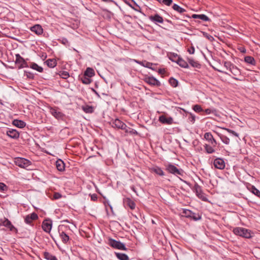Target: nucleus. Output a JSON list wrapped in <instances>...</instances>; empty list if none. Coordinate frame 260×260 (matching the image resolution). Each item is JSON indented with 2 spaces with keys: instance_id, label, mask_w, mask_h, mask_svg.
I'll return each instance as SVG.
<instances>
[{
  "instance_id": "f257e3e1",
  "label": "nucleus",
  "mask_w": 260,
  "mask_h": 260,
  "mask_svg": "<svg viewBox=\"0 0 260 260\" xmlns=\"http://www.w3.org/2000/svg\"><path fill=\"white\" fill-rule=\"evenodd\" d=\"M204 139L207 141L210 144H205L204 147L205 152L208 154H212L215 152V147L217 145V142L214 138L212 134L210 132H207L204 135Z\"/></svg>"
},
{
  "instance_id": "f03ea898",
  "label": "nucleus",
  "mask_w": 260,
  "mask_h": 260,
  "mask_svg": "<svg viewBox=\"0 0 260 260\" xmlns=\"http://www.w3.org/2000/svg\"><path fill=\"white\" fill-rule=\"evenodd\" d=\"M223 63L224 67L233 75L232 78L236 80H239L237 77L241 76V70L231 61H224Z\"/></svg>"
},
{
  "instance_id": "7ed1b4c3",
  "label": "nucleus",
  "mask_w": 260,
  "mask_h": 260,
  "mask_svg": "<svg viewBox=\"0 0 260 260\" xmlns=\"http://www.w3.org/2000/svg\"><path fill=\"white\" fill-rule=\"evenodd\" d=\"M233 232L234 234L245 238L251 237L250 231L241 227H237L233 229Z\"/></svg>"
},
{
  "instance_id": "20e7f679",
  "label": "nucleus",
  "mask_w": 260,
  "mask_h": 260,
  "mask_svg": "<svg viewBox=\"0 0 260 260\" xmlns=\"http://www.w3.org/2000/svg\"><path fill=\"white\" fill-rule=\"evenodd\" d=\"M95 75V72L93 69L87 68L84 73V77L82 78V83L88 84L92 81L91 78Z\"/></svg>"
},
{
  "instance_id": "39448f33",
  "label": "nucleus",
  "mask_w": 260,
  "mask_h": 260,
  "mask_svg": "<svg viewBox=\"0 0 260 260\" xmlns=\"http://www.w3.org/2000/svg\"><path fill=\"white\" fill-rule=\"evenodd\" d=\"M192 190L195 192L196 196L199 199L205 202H207L208 201L206 194L204 193L202 190V187L197 183L194 184Z\"/></svg>"
},
{
  "instance_id": "423d86ee",
  "label": "nucleus",
  "mask_w": 260,
  "mask_h": 260,
  "mask_svg": "<svg viewBox=\"0 0 260 260\" xmlns=\"http://www.w3.org/2000/svg\"><path fill=\"white\" fill-rule=\"evenodd\" d=\"M166 171L171 174H172L175 176H181L183 175L184 172L182 169H178L173 164H169L165 165Z\"/></svg>"
},
{
  "instance_id": "0eeeda50",
  "label": "nucleus",
  "mask_w": 260,
  "mask_h": 260,
  "mask_svg": "<svg viewBox=\"0 0 260 260\" xmlns=\"http://www.w3.org/2000/svg\"><path fill=\"white\" fill-rule=\"evenodd\" d=\"M14 162L16 165L23 169H29L28 168L31 166V162L30 160L23 157L16 158Z\"/></svg>"
},
{
  "instance_id": "6e6552de",
  "label": "nucleus",
  "mask_w": 260,
  "mask_h": 260,
  "mask_svg": "<svg viewBox=\"0 0 260 260\" xmlns=\"http://www.w3.org/2000/svg\"><path fill=\"white\" fill-rule=\"evenodd\" d=\"M16 59L15 63L17 66L18 69L20 70L25 68H28L29 66L26 62V60L23 58L19 54H16L15 55Z\"/></svg>"
},
{
  "instance_id": "1a4fd4ad",
  "label": "nucleus",
  "mask_w": 260,
  "mask_h": 260,
  "mask_svg": "<svg viewBox=\"0 0 260 260\" xmlns=\"http://www.w3.org/2000/svg\"><path fill=\"white\" fill-rule=\"evenodd\" d=\"M109 244L112 247L115 249L124 250H126L127 249L123 243L113 239H109Z\"/></svg>"
},
{
  "instance_id": "9d476101",
  "label": "nucleus",
  "mask_w": 260,
  "mask_h": 260,
  "mask_svg": "<svg viewBox=\"0 0 260 260\" xmlns=\"http://www.w3.org/2000/svg\"><path fill=\"white\" fill-rule=\"evenodd\" d=\"M144 81L148 83V84L152 85V86H155L157 87L160 86L161 84L160 82L156 79L155 78H154L153 76H147L146 77Z\"/></svg>"
},
{
  "instance_id": "9b49d317",
  "label": "nucleus",
  "mask_w": 260,
  "mask_h": 260,
  "mask_svg": "<svg viewBox=\"0 0 260 260\" xmlns=\"http://www.w3.org/2000/svg\"><path fill=\"white\" fill-rule=\"evenodd\" d=\"M4 226L9 229L11 231H12L15 229L11 222L6 217L0 219V226Z\"/></svg>"
},
{
  "instance_id": "f8f14e48",
  "label": "nucleus",
  "mask_w": 260,
  "mask_h": 260,
  "mask_svg": "<svg viewBox=\"0 0 260 260\" xmlns=\"http://www.w3.org/2000/svg\"><path fill=\"white\" fill-rule=\"evenodd\" d=\"M214 166L215 168L222 170L225 168V162L223 159L221 158H216L213 162Z\"/></svg>"
},
{
  "instance_id": "ddd939ff",
  "label": "nucleus",
  "mask_w": 260,
  "mask_h": 260,
  "mask_svg": "<svg viewBox=\"0 0 260 260\" xmlns=\"http://www.w3.org/2000/svg\"><path fill=\"white\" fill-rule=\"evenodd\" d=\"M38 218V215L36 213L33 212L25 217L24 221L26 224L30 225L33 221L37 220Z\"/></svg>"
},
{
  "instance_id": "4468645a",
  "label": "nucleus",
  "mask_w": 260,
  "mask_h": 260,
  "mask_svg": "<svg viewBox=\"0 0 260 260\" xmlns=\"http://www.w3.org/2000/svg\"><path fill=\"white\" fill-rule=\"evenodd\" d=\"M42 229L46 233H49L52 228V221L50 220H45L42 224Z\"/></svg>"
},
{
  "instance_id": "2eb2a0df",
  "label": "nucleus",
  "mask_w": 260,
  "mask_h": 260,
  "mask_svg": "<svg viewBox=\"0 0 260 260\" xmlns=\"http://www.w3.org/2000/svg\"><path fill=\"white\" fill-rule=\"evenodd\" d=\"M159 121L162 124L169 125L173 123V119L171 117H167L166 116L162 115L159 117Z\"/></svg>"
},
{
  "instance_id": "dca6fc26",
  "label": "nucleus",
  "mask_w": 260,
  "mask_h": 260,
  "mask_svg": "<svg viewBox=\"0 0 260 260\" xmlns=\"http://www.w3.org/2000/svg\"><path fill=\"white\" fill-rule=\"evenodd\" d=\"M149 18L150 20L155 22V23H162L164 22V19L162 17L160 16L158 14H155L154 15H151L149 16Z\"/></svg>"
},
{
  "instance_id": "f3484780",
  "label": "nucleus",
  "mask_w": 260,
  "mask_h": 260,
  "mask_svg": "<svg viewBox=\"0 0 260 260\" xmlns=\"http://www.w3.org/2000/svg\"><path fill=\"white\" fill-rule=\"evenodd\" d=\"M30 30L35 32L37 35H41L43 32V29L41 25L39 24H36L30 28Z\"/></svg>"
},
{
  "instance_id": "a211bd4d",
  "label": "nucleus",
  "mask_w": 260,
  "mask_h": 260,
  "mask_svg": "<svg viewBox=\"0 0 260 260\" xmlns=\"http://www.w3.org/2000/svg\"><path fill=\"white\" fill-rule=\"evenodd\" d=\"M6 134L10 138L13 139H17L19 137L18 132L14 129H9L7 131Z\"/></svg>"
},
{
  "instance_id": "6ab92c4d",
  "label": "nucleus",
  "mask_w": 260,
  "mask_h": 260,
  "mask_svg": "<svg viewBox=\"0 0 260 260\" xmlns=\"http://www.w3.org/2000/svg\"><path fill=\"white\" fill-rule=\"evenodd\" d=\"M50 112L53 116L58 119L61 118L63 116V114L57 108H51Z\"/></svg>"
},
{
  "instance_id": "aec40b11",
  "label": "nucleus",
  "mask_w": 260,
  "mask_h": 260,
  "mask_svg": "<svg viewBox=\"0 0 260 260\" xmlns=\"http://www.w3.org/2000/svg\"><path fill=\"white\" fill-rule=\"evenodd\" d=\"M113 126L121 129L126 128V124L118 119H116L113 122Z\"/></svg>"
},
{
  "instance_id": "412c9836",
  "label": "nucleus",
  "mask_w": 260,
  "mask_h": 260,
  "mask_svg": "<svg viewBox=\"0 0 260 260\" xmlns=\"http://www.w3.org/2000/svg\"><path fill=\"white\" fill-rule=\"evenodd\" d=\"M123 202L131 209L134 210L135 209L136 204L135 202L129 198H126L125 199H124Z\"/></svg>"
},
{
  "instance_id": "4be33fe9",
  "label": "nucleus",
  "mask_w": 260,
  "mask_h": 260,
  "mask_svg": "<svg viewBox=\"0 0 260 260\" xmlns=\"http://www.w3.org/2000/svg\"><path fill=\"white\" fill-rule=\"evenodd\" d=\"M95 107L85 104L82 106V110L86 113L91 114L93 113L95 110Z\"/></svg>"
},
{
  "instance_id": "5701e85b",
  "label": "nucleus",
  "mask_w": 260,
  "mask_h": 260,
  "mask_svg": "<svg viewBox=\"0 0 260 260\" xmlns=\"http://www.w3.org/2000/svg\"><path fill=\"white\" fill-rule=\"evenodd\" d=\"M150 171L154 173L158 176H163L165 175V173L162 169L159 167L155 166L150 169Z\"/></svg>"
},
{
  "instance_id": "b1692460",
  "label": "nucleus",
  "mask_w": 260,
  "mask_h": 260,
  "mask_svg": "<svg viewBox=\"0 0 260 260\" xmlns=\"http://www.w3.org/2000/svg\"><path fill=\"white\" fill-rule=\"evenodd\" d=\"M58 232L62 241L64 243H67L69 240V236L64 231H61L60 228L58 229Z\"/></svg>"
},
{
  "instance_id": "393cba45",
  "label": "nucleus",
  "mask_w": 260,
  "mask_h": 260,
  "mask_svg": "<svg viewBox=\"0 0 260 260\" xmlns=\"http://www.w3.org/2000/svg\"><path fill=\"white\" fill-rule=\"evenodd\" d=\"M194 19H200L204 21H208L210 19L205 14H193L191 16Z\"/></svg>"
},
{
  "instance_id": "a878e982",
  "label": "nucleus",
  "mask_w": 260,
  "mask_h": 260,
  "mask_svg": "<svg viewBox=\"0 0 260 260\" xmlns=\"http://www.w3.org/2000/svg\"><path fill=\"white\" fill-rule=\"evenodd\" d=\"M13 124L15 126L19 127V128H23L25 126L26 123L24 121L21 120H18V119H15L12 122Z\"/></svg>"
},
{
  "instance_id": "bb28decb",
  "label": "nucleus",
  "mask_w": 260,
  "mask_h": 260,
  "mask_svg": "<svg viewBox=\"0 0 260 260\" xmlns=\"http://www.w3.org/2000/svg\"><path fill=\"white\" fill-rule=\"evenodd\" d=\"M56 167L59 171H62L64 170L65 165L63 161L61 159H58L56 161Z\"/></svg>"
},
{
  "instance_id": "cd10ccee",
  "label": "nucleus",
  "mask_w": 260,
  "mask_h": 260,
  "mask_svg": "<svg viewBox=\"0 0 260 260\" xmlns=\"http://www.w3.org/2000/svg\"><path fill=\"white\" fill-rule=\"evenodd\" d=\"M45 63L51 68H54L57 64L56 60L55 59H48L45 61Z\"/></svg>"
},
{
  "instance_id": "c85d7f7f",
  "label": "nucleus",
  "mask_w": 260,
  "mask_h": 260,
  "mask_svg": "<svg viewBox=\"0 0 260 260\" xmlns=\"http://www.w3.org/2000/svg\"><path fill=\"white\" fill-rule=\"evenodd\" d=\"M187 61L192 67L200 68L201 64L198 62V61L194 60L193 58H187Z\"/></svg>"
},
{
  "instance_id": "c756f323",
  "label": "nucleus",
  "mask_w": 260,
  "mask_h": 260,
  "mask_svg": "<svg viewBox=\"0 0 260 260\" xmlns=\"http://www.w3.org/2000/svg\"><path fill=\"white\" fill-rule=\"evenodd\" d=\"M244 61L246 63L251 65L255 66L256 64V61L254 58L251 56H246L244 57Z\"/></svg>"
},
{
  "instance_id": "7c9ffc66",
  "label": "nucleus",
  "mask_w": 260,
  "mask_h": 260,
  "mask_svg": "<svg viewBox=\"0 0 260 260\" xmlns=\"http://www.w3.org/2000/svg\"><path fill=\"white\" fill-rule=\"evenodd\" d=\"M29 67L38 71L40 73H42L43 72V69L41 67L38 66L36 63L31 62L29 66Z\"/></svg>"
},
{
  "instance_id": "2f4dec72",
  "label": "nucleus",
  "mask_w": 260,
  "mask_h": 260,
  "mask_svg": "<svg viewBox=\"0 0 260 260\" xmlns=\"http://www.w3.org/2000/svg\"><path fill=\"white\" fill-rule=\"evenodd\" d=\"M177 63L181 67L183 68H188L189 66L187 63V62L184 60L181 57L179 59V60H177Z\"/></svg>"
},
{
  "instance_id": "473e14b6",
  "label": "nucleus",
  "mask_w": 260,
  "mask_h": 260,
  "mask_svg": "<svg viewBox=\"0 0 260 260\" xmlns=\"http://www.w3.org/2000/svg\"><path fill=\"white\" fill-rule=\"evenodd\" d=\"M135 61L137 63L140 64L141 66H142L145 67L147 68L152 69V66L153 65V63L151 62H148L146 61H141L135 60Z\"/></svg>"
},
{
  "instance_id": "72a5a7b5",
  "label": "nucleus",
  "mask_w": 260,
  "mask_h": 260,
  "mask_svg": "<svg viewBox=\"0 0 260 260\" xmlns=\"http://www.w3.org/2000/svg\"><path fill=\"white\" fill-rule=\"evenodd\" d=\"M180 56L176 53H171L169 55V59L173 61V62H177V60H179V59L180 58Z\"/></svg>"
},
{
  "instance_id": "f704fd0d",
  "label": "nucleus",
  "mask_w": 260,
  "mask_h": 260,
  "mask_svg": "<svg viewBox=\"0 0 260 260\" xmlns=\"http://www.w3.org/2000/svg\"><path fill=\"white\" fill-rule=\"evenodd\" d=\"M172 8L175 11H177V12L182 14L184 12H186V10L184 9L183 8L180 7L179 5L177 4H174L172 7Z\"/></svg>"
},
{
  "instance_id": "c9c22d12",
  "label": "nucleus",
  "mask_w": 260,
  "mask_h": 260,
  "mask_svg": "<svg viewBox=\"0 0 260 260\" xmlns=\"http://www.w3.org/2000/svg\"><path fill=\"white\" fill-rule=\"evenodd\" d=\"M115 255L120 260H129L128 256L124 253L115 252Z\"/></svg>"
},
{
  "instance_id": "e433bc0d",
  "label": "nucleus",
  "mask_w": 260,
  "mask_h": 260,
  "mask_svg": "<svg viewBox=\"0 0 260 260\" xmlns=\"http://www.w3.org/2000/svg\"><path fill=\"white\" fill-rule=\"evenodd\" d=\"M123 130H124L126 133L129 134L131 135H137L138 134V133L135 129L127 127L126 125V128L123 129Z\"/></svg>"
},
{
  "instance_id": "4c0bfd02",
  "label": "nucleus",
  "mask_w": 260,
  "mask_h": 260,
  "mask_svg": "<svg viewBox=\"0 0 260 260\" xmlns=\"http://www.w3.org/2000/svg\"><path fill=\"white\" fill-rule=\"evenodd\" d=\"M219 136L220 140L223 143H224L226 145H228L230 144V140L228 137H226V136L223 135H221V134Z\"/></svg>"
},
{
  "instance_id": "58836bf2",
  "label": "nucleus",
  "mask_w": 260,
  "mask_h": 260,
  "mask_svg": "<svg viewBox=\"0 0 260 260\" xmlns=\"http://www.w3.org/2000/svg\"><path fill=\"white\" fill-rule=\"evenodd\" d=\"M251 192L257 197L260 198V191L257 189L254 186L252 185L250 189Z\"/></svg>"
},
{
  "instance_id": "ea45409f",
  "label": "nucleus",
  "mask_w": 260,
  "mask_h": 260,
  "mask_svg": "<svg viewBox=\"0 0 260 260\" xmlns=\"http://www.w3.org/2000/svg\"><path fill=\"white\" fill-rule=\"evenodd\" d=\"M169 83L173 87H176L178 84V81L177 79L171 77L169 79Z\"/></svg>"
},
{
  "instance_id": "a19ab883",
  "label": "nucleus",
  "mask_w": 260,
  "mask_h": 260,
  "mask_svg": "<svg viewBox=\"0 0 260 260\" xmlns=\"http://www.w3.org/2000/svg\"><path fill=\"white\" fill-rule=\"evenodd\" d=\"M44 257L45 259L47 260H53L54 259L56 256L54 255H52L48 252H44Z\"/></svg>"
},
{
  "instance_id": "79ce46f5",
  "label": "nucleus",
  "mask_w": 260,
  "mask_h": 260,
  "mask_svg": "<svg viewBox=\"0 0 260 260\" xmlns=\"http://www.w3.org/2000/svg\"><path fill=\"white\" fill-rule=\"evenodd\" d=\"M189 218L195 221H197L201 218V216L198 213H195L191 212V216Z\"/></svg>"
},
{
  "instance_id": "37998d69",
  "label": "nucleus",
  "mask_w": 260,
  "mask_h": 260,
  "mask_svg": "<svg viewBox=\"0 0 260 260\" xmlns=\"http://www.w3.org/2000/svg\"><path fill=\"white\" fill-rule=\"evenodd\" d=\"M193 110L197 113H200L203 112L204 110L202 109L201 106L199 105H195L193 106Z\"/></svg>"
},
{
  "instance_id": "c03bdc74",
  "label": "nucleus",
  "mask_w": 260,
  "mask_h": 260,
  "mask_svg": "<svg viewBox=\"0 0 260 260\" xmlns=\"http://www.w3.org/2000/svg\"><path fill=\"white\" fill-rule=\"evenodd\" d=\"M191 211L188 209H184L183 211V216L187 218H189L191 216Z\"/></svg>"
},
{
  "instance_id": "a18cd8bd",
  "label": "nucleus",
  "mask_w": 260,
  "mask_h": 260,
  "mask_svg": "<svg viewBox=\"0 0 260 260\" xmlns=\"http://www.w3.org/2000/svg\"><path fill=\"white\" fill-rule=\"evenodd\" d=\"M8 189V186L4 183L0 182V190L2 191H7Z\"/></svg>"
},
{
  "instance_id": "49530a36",
  "label": "nucleus",
  "mask_w": 260,
  "mask_h": 260,
  "mask_svg": "<svg viewBox=\"0 0 260 260\" xmlns=\"http://www.w3.org/2000/svg\"><path fill=\"white\" fill-rule=\"evenodd\" d=\"M188 120L189 122H190L192 123H193L196 120V116L192 113H189L188 116Z\"/></svg>"
},
{
  "instance_id": "de8ad7c7",
  "label": "nucleus",
  "mask_w": 260,
  "mask_h": 260,
  "mask_svg": "<svg viewBox=\"0 0 260 260\" xmlns=\"http://www.w3.org/2000/svg\"><path fill=\"white\" fill-rule=\"evenodd\" d=\"M163 4L167 6H170L172 3L173 1L172 0H162L161 2Z\"/></svg>"
},
{
  "instance_id": "09e8293b",
  "label": "nucleus",
  "mask_w": 260,
  "mask_h": 260,
  "mask_svg": "<svg viewBox=\"0 0 260 260\" xmlns=\"http://www.w3.org/2000/svg\"><path fill=\"white\" fill-rule=\"evenodd\" d=\"M60 76L63 79H67L69 77V74L68 72L63 71L60 74Z\"/></svg>"
},
{
  "instance_id": "8fccbe9b",
  "label": "nucleus",
  "mask_w": 260,
  "mask_h": 260,
  "mask_svg": "<svg viewBox=\"0 0 260 260\" xmlns=\"http://www.w3.org/2000/svg\"><path fill=\"white\" fill-rule=\"evenodd\" d=\"M224 129H225L226 131H227L229 133L233 135L234 136H235L237 137H239V134L237 133H236V132H235L234 131L231 129H229V128H225Z\"/></svg>"
},
{
  "instance_id": "3c124183",
  "label": "nucleus",
  "mask_w": 260,
  "mask_h": 260,
  "mask_svg": "<svg viewBox=\"0 0 260 260\" xmlns=\"http://www.w3.org/2000/svg\"><path fill=\"white\" fill-rule=\"evenodd\" d=\"M206 114H210L211 113H214L216 111L215 109H206L203 111Z\"/></svg>"
},
{
  "instance_id": "603ef678",
  "label": "nucleus",
  "mask_w": 260,
  "mask_h": 260,
  "mask_svg": "<svg viewBox=\"0 0 260 260\" xmlns=\"http://www.w3.org/2000/svg\"><path fill=\"white\" fill-rule=\"evenodd\" d=\"M62 197L61 194L59 192H54L53 196V199L57 200L61 198Z\"/></svg>"
},
{
  "instance_id": "864d4df0",
  "label": "nucleus",
  "mask_w": 260,
  "mask_h": 260,
  "mask_svg": "<svg viewBox=\"0 0 260 260\" xmlns=\"http://www.w3.org/2000/svg\"><path fill=\"white\" fill-rule=\"evenodd\" d=\"M187 51L189 52L190 54H193L194 53L195 49L193 46L190 47L188 49Z\"/></svg>"
},
{
  "instance_id": "5fc2aeb1",
  "label": "nucleus",
  "mask_w": 260,
  "mask_h": 260,
  "mask_svg": "<svg viewBox=\"0 0 260 260\" xmlns=\"http://www.w3.org/2000/svg\"><path fill=\"white\" fill-rule=\"evenodd\" d=\"M91 200L93 201H96L98 200V195L95 193L90 194Z\"/></svg>"
},
{
  "instance_id": "6e6d98bb",
  "label": "nucleus",
  "mask_w": 260,
  "mask_h": 260,
  "mask_svg": "<svg viewBox=\"0 0 260 260\" xmlns=\"http://www.w3.org/2000/svg\"><path fill=\"white\" fill-rule=\"evenodd\" d=\"M204 36L207 38L208 39H209V40H211L212 39H213V38L210 35L208 34L207 33H206V32H204Z\"/></svg>"
},
{
  "instance_id": "4d7b16f0",
  "label": "nucleus",
  "mask_w": 260,
  "mask_h": 260,
  "mask_svg": "<svg viewBox=\"0 0 260 260\" xmlns=\"http://www.w3.org/2000/svg\"><path fill=\"white\" fill-rule=\"evenodd\" d=\"M215 70L216 71H217V72H220V73H223V74H226V75H230V74H229L228 73H227L226 72L224 71H223V70H220V69H215Z\"/></svg>"
},
{
  "instance_id": "13d9d810",
  "label": "nucleus",
  "mask_w": 260,
  "mask_h": 260,
  "mask_svg": "<svg viewBox=\"0 0 260 260\" xmlns=\"http://www.w3.org/2000/svg\"><path fill=\"white\" fill-rule=\"evenodd\" d=\"M158 72L159 73V74H165V70L164 69H160L158 70Z\"/></svg>"
},
{
  "instance_id": "bf43d9fd",
  "label": "nucleus",
  "mask_w": 260,
  "mask_h": 260,
  "mask_svg": "<svg viewBox=\"0 0 260 260\" xmlns=\"http://www.w3.org/2000/svg\"><path fill=\"white\" fill-rule=\"evenodd\" d=\"M240 50L241 52L245 53L246 52V49L244 48H242L240 49Z\"/></svg>"
},
{
  "instance_id": "052dcab7",
  "label": "nucleus",
  "mask_w": 260,
  "mask_h": 260,
  "mask_svg": "<svg viewBox=\"0 0 260 260\" xmlns=\"http://www.w3.org/2000/svg\"><path fill=\"white\" fill-rule=\"evenodd\" d=\"M27 76L28 78H33V75L30 74V73H29V75H27Z\"/></svg>"
},
{
  "instance_id": "680f3d73",
  "label": "nucleus",
  "mask_w": 260,
  "mask_h": 260,
  "mask_svg": "<svg viewBox=\"0 0 260 260\" xmlns=\"http://www.w3.org/2000/svg\"><path fill=\"white\" fill-rule=\"evenodd\" d=\"M131 188L136 193V190L135 189V187L134 186H132L131 187Z\"/></svg>"
},
{
  "instance_id": "e2e57ef3",
  "label": "nucleus",
  "mask_w": 260,
  "mask_h": 260,
  "mask_svg": "<svg viewBox=\"0 0 260 260\" xmlns=\"http://www.w3.org/2000/svg\"><path fill=\"white\" fill-rule=\"evenodd\" d=\"M107 204H108V206L110 208V209L111 210H112V206L109 203H107Z\"/></svg>"
},
{
  "instance_id": "0e129e2a",
  "label": "nucleus",
  "mask_w": 260,
  "mask_h": 260,
  "mask_svg": "<svg viewBox=\"0 0 260 260\" xmlns=\"http://www.w3.org/2000/svg\"><path fill=\"white\" fill-rule=\"evenodd\" d=\"M132 8H133V9H134L135 10H136V9H135L129 3H127Z\"/></svg>"
},
{
  "instance_id": "69168bd1",
  "label": "nucleus",
  "mask_w": 260,
  "mask_h": 260,
  "mask_svg": "<svg viewBox=\"0 0 260 260\" xmlns=\"http://www.w3.org/2000/svg\"><path fill=\"white\" fill-rule=\"evenodd\" d=\"M66 42H68V41H67V40L64 39V41L63 42V43L65 44Z\"/></svg>"
},
{
  "instance_id": "338daca9",
  "label": "nucleus",
  "mask_w": 260,
  "mask_h": 260,
  "mask_svg": "<svg viewBox=\"0 0 260 260\" xmlns=\"http://www.w3.org/2000/svg\"><path fill=\"white\" fill-rule=\"evenodd\" d=\"M53 260H58L57 258L56 257H55L54 259H53Z\"/></svg>"
},
{
  "instance_id": "774afa93",
  "label": "nucleus",
  "mask_w": 260,
  "mask_h": 260,
  "mask_svg": "<svg viewBox=\"0 0 260 260\" xmlns=\"http://www.w3.org/2000/svg\"><path fill=\"white\" fill-rule=\"evenodd\" d=\"M0 260H3L2 258L0 257Z\"/></svg>"
}]
</instances>
